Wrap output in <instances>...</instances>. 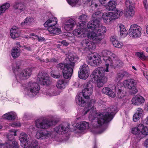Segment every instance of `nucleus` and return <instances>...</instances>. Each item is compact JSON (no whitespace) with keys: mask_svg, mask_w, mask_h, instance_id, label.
I'll return each instance as SVG.
<instances>
[{"mask_svg":"<svg viewBox=\"0 0 148 148\" xmlns=\"http://www.w3.org/2000/svg\"><path fill=\"white\" fill-rule=\"evenodd\" d=\"M95 101L94 99L91 100L84 108L83 112L84 114L87 113H89L88 118L91 121L94 120L95 119L97 120V123L94 125L96 129H102L100 131H98L96 133H101L105 129H102V125L104 123H107L110 121L113 118L115 114L117 112V108L116 106H112L108 108V112L101 113L98 114L96 110V108L94 106Z\"/></svg>","mask_w":148,"mask_h":148,"instance_id":"f257e3e1","label":"nucleus"},{"mask_svg":"<svg viewBox=\"0 0 148 148\" xmlns=\"http://www.w3.org/2000/svg\"><path fill=\"white\" fill-rule=\"evenodd\" d=\"M101 55L103 58V60L106 63V68L98 67L95 69L92 72L90 77L96 82L97 86L99 88L102 87L107 81V79L105 76V72H109L108 64L113 58L116 57V55L111 51L104 50L101 53Z\"/></svg>","mask_w":148,"mask_h":148,"instance_id":"f03ea898","label":"nucleus"},{"mask_svg":"<svg viewBox=\"0 0 148 148\" xmlns=\"http://www.w3.org/2000/svg\"><path fill=\"white\" fill-rule=\"evenodd\" d=\"M87 27L91 31L88 35V38L97 42H99L103 38V35L106 33L107 29L105 27L100 26L99 23L97 22L94 23V21H90L87 25Z\"/></svg>","mask_w":148,"mask_h":148,"instance_id":"7ed1b4c3","label":"nucleus"},{"mask_svg":"<svg viewBox=\"0 0 148 148\" xmlns=\"http://www.w3.org/2000/svg\"><path fill=\"white\" fill-rule=\"evenodd\" d=\"M70 63L65 64L60 63L58 64L56 67L59 70H63L62 72L64 77L65 79L70 78L73 72V69L75 63L78 59L77 57L73 55H69L67 57Z\"/></svg>","mask_w":148,"mask_h":148,"instance_id":"20e7f679","label":"nucleus"},{"mask_svg":"<svg viewBox=\"0 0 148 148\" xmlns=\"http://www.w3.org/2000/svg\"><path fill=\"white\" fill-rule=\"evenodd\" d=\"M22 88L24 90L25 94L30 97H32L37 95L40 90V87L38 84L32 82L23 84Z\"/></svg>","mask_w":148,"mask_h":148,"instance_id":"39448f33","label":"nucleus"},{"mask_svg":"<svg viewBox=\"0 0 148 148\" xmlns=\"http://www.w3.org/2000/svg\"><path fill=\"white\" fill-rule=\"evenodd\" d=\"M20 63L18 62L13 64L12 67L14 73L15 74L17 80L23 79L28 78L32 74V70L27 69L23 70L19 74Z\"/></svg>","mask_w":148,"mask_h":148,"instance_id":"423d86ee","label":"nucleus"},{"mask_svg":"<svg viewBox=\"0 0 148 148\" xmlns=\"http://www.w3.org/2000/svg\"><path fill=\"white\" fill-rule=\"evenodd\" d=\"M57 23V18L53 17L47 20L44 23V25L46 27H48V30L51 34L58 35L61 33V31L60 28L55 26Z\"/></svg>","mask_w":148,"mask_h":148,"instance_id":"0eeeda50","label":"nucleus"},{"mask_svg":"<svg viewBox=\"0 0 148 148\" xmlns=\"http://www.w3.org/2000/svg\"><path fill=\"white\" fill-rule=\"evenodd\" d=\"M116 91L118 97L120 98L123 97L124 96V93L122 92L121 89L115 87L114 85L111 89L108 87H106L103 88L102 90V92L103 93L105 94L109 97H114L116 96L115 92Z\"/></svg>","mask_w":148,"mask_h":148,"instance_id":"6e6552de","label":"nucleus"},{"mask_svg":"<svg viewBox=\"0 0 148 148\" xmlns=\"http://www.w3.org/2000/svg\"><path fill=\"white\" fill-rule=\"evenodd\" d=\"M57 123L55 121L48 120L45 119L42 120L39 119L36 121V125L38 128L44 129L49 128L50 126L55 125Z\"/></svg>","mask_w":148,"mask_h":148,"instance_id":"1a4fd4ad","label":"nucleus"},{"mask_svg":"<svg viewBox=\"0 0 148 148\" xmlns=\"http://www.w3.org/2000/svg\"><path fill=\"white\" fill-rule=\"evenodd\" d=\"M84 89L82 91V95L84 98L88 99L92 94L93 89L92 82L91 81L85 83L84 85Z\"/></svg>","mask_w":148,"mask_h":148,"instance_id":"9d476101","label":"nucleus"},{"mask_svg":"<svg viewBox=\"0 0 148 148\" xmlns=\"http://www.w3.org/2000/svg\"><path fill=\"white\" fill-rule=\"evenodd\" d=\"M88 63L91 66H96L101 62V56L98 54L93 53L88 56Z\"/></svg>","mask_w":148,"mask_h":148,"instance_id":"9b49d317","label":"nucleus"},{"mask_svg":"<svg viewBox=\"0 0 148 148\" xmlns=\"http://www.w3.org/2000/svg\"><path fill=\"white\" fill-rule=\"evenodd\" d=\"M82 28V27H77L74 30L73 32V34L79 38H82L87 36L88 38V35L90 34V28Z\"/></svg>","mask_w":148,"mask_h":148,"instance_id":"f8f14e48","label":"nucleus"},{"mask_svg":"<svg viewBox=\"0 0 148 148\" xmlns=\"http://www.w3.org/2000/svg\"><path fill=\"white\" fill-rule=\"evenodd\" d=\"M90 70L88 65L83 64L80 67L78 72L79 77L81 79H87L90 74Z\"/></svg>","mask_w":148,"mask_h":148,"instance_id":"ddd939ff","label":"nucleus"},{"mask_svg":"<svg viewBox=\"0 0 148 148\" xmlns=\"http://www.w3.org/2000/svg\"><path fill=\"white\" fill-rule=\"evenodd\" d=\"M123 84L125 88H127L130 90V92L133 94L136 93L138 91L135 85L134 80L133 79H129L125 80L123 82Z\"/></svg>","mask_w":148,"mask_h":148,"instance_id":"4468645a","label":"nucleus"},{"mask_svg":"<svg viewBox=\"0 0 148 148\" xmlns=\"http://www.w3.org/2000/svg\"><path fill=\"white\" fill-rule=\"evenodd\" d=\"M37 81L39 84L43 85H49L51 82L49 75L47 73H41L38 74Z\"/></svg>","mask_w":148,"mask_h":148,"instance_id":"2eb2a0df","label":"nucleus"},{"mask_svg":"<svg viewBox=\"0 0 148 148\" xmlns=\"http://www.w3.org/2000/svg\"><path fill=\"white\" fill-rule=\"evenodd\" d=\"M133 1V0H126L125 1V4L127 8L129 7V9L126 11V14L127 16H132L134 15L133 9L135 5Z\"/></svg>","mask_w":148,"mask_h":148,"instance_id":"dca6fc26","label":"nucleus"},{"mask_svg":"<svg viewBox=\"0 0 148 148\" xmlns=\"http://www.w3.org/2000/svg\"><path fill=\"white\" fill-rule=\"evenodd\" d=\"M129 34L131 38H138L139 34V26L136 24L131 25L129 31Z\"/></svg>","mask_w":148,"mask_h":148,"instance_id":"f3484780","label":"nucleus"},{"mask_svg":"<svg viewBox=\"0 0 148 148\" xmlns=\"http://www.w3.org/2000/svg\"><path fill=\"white\" fill-rule=\"evenodd\" d=\"M115 60L114 61L111 60V62L108 64V70L109 71L110 68H120L123 67L124 65L123 62L121 60L117 58V57L115 58Z\"/></svg>","mask_w":148,"mask_h":148,"instance_id":"a211bd4d","label":"nucleus"},{"mask_svg":"<svg viewBox=\"0 0 148 148\" xmlns=\"http://www.w3.org/2000/svg\"><path fill=\"white\" fill-rule=\"evenodd\" d=\"M68 125L66 124H62L56 127L54 129L55 132L59 134H64L68 129Z\"/></svg>","mask_w":148,"mask_h":148,"instance_id":"6ab92c4d","label":"nucleus"},{"mask_svg":"<svg viewBox=\"0 0 148 148\" xmlns=\"http://www.w3.org/2000/svg\"><path fill=\"white\" fill-rule=\"evenodd\" d=\"M75 24V21L72 19L70 18L65 22L64 29L67 31H71L73 29Z\"/></svg>","mask_w":148,"mask_h":148,"instance_id":"aec40b11","label":"nucleus"},{"mask_svg":"<svg viewBox=\"0 0 148 148\" xmlns=\"http://www.w3.org/2000/svg\"><path fill=\"white\" fill-rule=\"evenodd\" d=\"M112 12H104L101 18L104 22L106 24H109L111 21L114 20Z\"/></svg>","mask_w":148,"mask_h":148,"instance_id":"412c9836","label":"nucleus"},{"mask_svg":"<svg viewBox=\"0 0 148 148\" xmlns=\"http://www.w3.org/2000/svg\"><path fill=\"white\" fill-rule=\"evenodd\" d=\"M29 138L26 134L22 133L19 137V140L21 143V146L24 147H28L29 145Z\"/></svg>","mask_w":148,"mask_h":148,"instance_id":"4be33fe9","label":"nucleus"},{"mask_svg":"<svg viewBox=\"0 0 148 148\" xmlns=\"http://www.w3.org/2000/svg\"><path fill=\"white\" fill-rule=\"evenodd\" d=\"M20 33L19 28L16 26L13 27L11 29L10 32V36L13 39L18 38Z\"/></svg>","mask_w":148,"mask_h":148,"instance_id":"5701e85b","label":"nucleus"},{"mask_svg":"<svg viewBox=\"0 0 148 148\" xmlns=\"http://www.w3.org/2000/svg\"><path fill=\"white\" fill-rule=\"evenodd\" d=\"M13 4L14 9L19 13L21 12L24 9L23 4L19 1H16Z\"/></svg>","mask_w":148,"mask_h":148,"instance_id":"b1692460","label":"nucleus"},{"mask_svg":"<svg viewBox=\"0 0 148 148\" xmlns=\"http://www.w3.org/2000/svg\"><path fill=\"white\" fill-rule=\"evenodd\" d=\"M2 146L5 147V148H19L17 142L15 141H10L5 144L0 143V148H1Z\"/></svg>","mask_w":148,"mask_h":148,"instance_id":"393cba45","label":"nucleus"},{"mask_svg":"<svg viewBox=\"0 0 148 148\" xmlns=\"http://www.w3.org/2000/svg\"><path fill=\"white\" fill-rule=\"evenodd\" d=\"M68 81L65 79L59 80L57 82L56 86L58 88L62 90L65 88L68 85Z\"/></svg>","mask_w":148,"mask_h":148,"instance_id":"a878e982","label":"nucleus"},{"mask_svg":"<svg viewBox=\"0 0 148 148\" xmlns=\"http://www.w3.org/2000/svg\"><path fill=\"white\" fill-rule=\"evenodd\" d=\"M16 116V113L13 112L6 113L2 116L3 118L9 120H14Z\"/></svg>","mask_w":148,"mask_h":148,"instance_id":"bb28decb","label":"nucleus"},{"mask_svg":"<svg viewBox=\"0 0 148 148\" xmlns=\"http://www.w3.org/2000/svg\"><path fill=\"white\" fill-rule=\"evenodd\" d=\"M76 126L77 129L81 130H83L88 128L89 124L86 121H82L77 123Z\"/></svg>","mask_w":148,"mask_h":148,"instance_id":"cd10ccee","label":"nucleus"},{"mask_svg":"<svg viewBox=\"0 0 148 148\" xmlns=\"http://www.w3.org/2000/svg\"><path fill=\"white\" fill-rule=\"evenodd\" d=\"M110 40L112 42L113 45L116 48H120L123 46V43L119 41L115 36H111Z\"/></svg>","mask_w":148,"mask_h":148,"instance_id":"c85d7f7f","label":"nucleus"},{"mask_svg":"<svg viewBox=\"0 0 148 148\" xmlns=\"http://www.w3.org/2000/svg\"><path fill=\"white\" fill-rule=\"evenodd\" d=\"M21 53L20 49L18 47H13L11 51V55L14 58H18L20 55Z\"/></svg>","mask_w":148,"mask_h":148,"instance_id":"c756f323","label":"nucleus"},{"mask_svg":"<svg viewBox=\"0 0 148 148\" xmlns=\"http://www.w3.org/2000/svg\"><path fill=\"white\" fill-rule=\"evenodd\" d=\"M34 21V19L33 18L27 17L21 23V25L22 27H25L26 26L30 25V24Z\"/></svg>","mask_w":148,"mask_h":148,"instance_id":"7c9ffc66","label":"nucleus"},{"mask_svg":"<svg viewBox=\"0 0 148 148\" xmlns=\"http://www.w3.org/2000/svg\"><path fill=\"white\" fill-rule=\"evenodd\" d=\"M120 35L122 37L126 36L127 35V32L124 25L122 24H119Z\"/></svg>","mask_w":148,"mask_h":148,"instance_id":"2f4dec72","label":"nucleus"},{"mask_svg":"<svg viewBox=\"0 0 148 148\" xmlns=\"http://www.w3.org/2000/svg\"><path fill=\"white\" fill-rule=\"evenodd\" d=\"M111 12L112 14V16L114 20L118 18L123 14L122 11L121 9H116L114 12Z\"/></svg>","mask_w":148,"mask_h":148,"instance_id":"473e14b6","label":"nucleus"},{"mask_svg":"<svg viewBox=\"0 0 148 148\" xmlns=\"http://www.w3.org/2000/svg\"><path fill=\"white\" fill-rule=\"evenodd\" d=\"M101 13L100 11L94 13L92 15V18L93 19L91 21H94V23L98 22L99 23Z\"/></svg>","mask_w":148,"mask_h":148,"instance_id":"72a5a7b5","label":"nucleus"},{"mask_svg":"<svg viewBox=\"0 0 148 148\" xmlns=\"http://www.w3.org/2000/svg\"><path fill=\"white\" fill-rule=\"evenodd\" d=\"M127 75L128 73L127 72L122 71L117 74L116 78L117 81L119 82L124 76H127Z\"/></svg>","mask_w":148,"mask_h":148,"instance_id":"f704fd0d","label":"nucleus"},{"mask_svg":"<svg viewBox=\"0 0 148 148\" xmlns=\"http://www.w3.org/2000/svg\"><path fill=\"white\" fill-rule=\"evenodd\" d=\"M76 103L79 106H84L85 104V101L83 99L82 97L80 96L76 97L75 99Z\"/></svg>","mask_w":148,"mask_h":148,"instance_id":"c9c22d12","label":"nucleus"},{"mask_svg":"<svg viewBox=\"0 0 148 148\" xmlns=\"http://www.w3.org/2000/svg\"><path fill=\"white\" fill-rule=\"evenodd\" d=\"M10 6L9 3H5L0 6V15L4 13Z\"/></svg>","mask_w":148,"mask_h":148,"instance_id":"e433bc0d","label":"nucleus"},{"mask_svg":"<svg viewBox=\"0 0 148 148\" xmlns=\"http://www.w3.org/2000/svg\"><path fill=\"white\" fill-rule=\"evenodd\" d=\"M116 8V2L114 1H110L108 4L107 9L109 11L113 10Z\"/></svg>","mask_w":148,"mask_h":148,"instance_id":"4c0bfd02","label":"nucleus"},{"mask_svg":"<svg viewBox=\"0 0 148 148\" xmlns=\"http://www.w3.org/2000/svg\"><path fill=\"white\" fill-rule=\"evenodd\" d=\"M90 40L88 39H85L82 40L81 42L82 49H83L84 50L87 49Z\"/></svg>","mask_w":148,"mask_h":148,"instance_id":"58836bf2","label":"nucleus"},{"mask_svg":"<svg viewBox=\"0 0 148 148\" xmlns=\"http://www.w3.org/2000/svg\"><path fill=\"white\" fill-rule=\"evenodd\" d=\"M141 128V130L139 131L143 135H148V127L144 126L142 124H139V128Z\"/></svg>","mask_w":148,"mask_h":148,"instance_id":"ea45409f","label":"nucleus"},{"mask_svg":"<svg viewBox=\"0 0 148 148\" xmlns=\"http://www.w3.org/2000/svg\"><path fill=\"white\" fill-rule=\"evenodd\" d=\"M99 0H93L92 1L91 6L93 8H97L100 5Z\"/></svg>","mask_w":148,"mask_h":148,"instance_id":"a19ab883","label":"nucleus"},{"mask_svg":"<svg viewBox=\"0 0 148 148\" xmlns=\"http://www.w3.org/2000/svg\"><path fill=\"white\" fill-rule=\"evenodd\" d=\"M96 47V46L95 43L92 41L90 40L88 45L87 49L89 50H93L95 49Z\"/></svg>","mask_w":148,"mask_h":148,"instance_id":"79ce46f5","label":"nucleus"},{"mask_svg":"<svg viewBox=\"0 0 148 148\" xmlns=\"http://www.w3.org/2000/svg\"><path fill=\"white\" fill-rule=\"evenodd\" d=\"M132 103L134 105L138 106L139 104V95H137L132 100Z\"/></svg>","mask_w":148,"mask_h":148,"instance_id":"37998d69","label":"nucleus"},{"mask_svg":"<svg viewBox=\"0 0 148 148\" xmlns=\"http://www.w3.org/2000/svg\"><path fill=\"white\" fill-rule=\"evenodd\" d=\"M28 148H39L38 142L35 140H33Z\"/></svg>","mask_w":148,"mask_h":148,"instance_id":"c03bdc74","label":"nucleus"},{"mask_svg":"<svg viewBox=\"0 0 148 148\" xmlns=\"http://www.w3.org/2000/svg\"><path fill=\"white\" fill-rule=\"evenodd\" d=\"M40 61L41 62H45L46 63L48 62H50L53 63L58 62V60L54 58H51L50 60H49L47 58L45 60H40Z\"/></svg>","mask_w":148,"mask_h":148,"instance_id":"a18cd8bd","label":"nucleus"},{"mask_svg":"<svg viewBox=\"0 0 148 148\" xmlns=\"http://www.w3.org/2000/svg\"><path fill=\"white\" fill-rule=\"evenodd\" d=\"M51 131H45L43 132V139H46L50 137L52 134Z\"/></svg>","mask_w":148,"mask_h":148,"instance_id":"49530a36","label":"nucleus"},{"mask_svg":"<svg viewBox=\"0 0 148 148\" xmlns=\"http://www.w3.org/2000/svg\"><path fill=\"white\" fill-rule=\"evenodd\" d=\"M43 132L38 131L36 133V137L37 139H43Z\"/></svg>","mask_w":148,"mask_h":148,"instance_id":"de8ad7c7","label":"nucleus"},{"mask_svg":"<svg viewBox=\"0 0 148 148\" xmlns=\"http://www.w3.org/2000/svg\"><path fill=\"white\" fill-rule=\"evenodd\" d=\"M148 58V56H145L142 52H139V59L143 60H145Z\"/></svg>","mask_w":148,"mask_h":148,"instance_id":"09e8293b","label":"nucleus"},{"mask_svg":"<svg viewBox=\"0 0 148 148\" xmlns=\"http://www.w3.org/2000/svg\"><path fill=\"white\" fill-rule=\"evenodd\" d=\"M61 92L60 91H53V92H47V95L49 96H52L58 95H59Z\"/></svg>","mask_w":148,"mask_h":148,"instance_id":"8fccbe9b","label":"nucleus"},{"mask_svg":"<svg viewBox=\"0 0 148 148\" xmlns=\"http://www.w3.org/2000/svg\"><path fill=\"white\" fill-rule=\"evenodd\" d=\"M139 118V111L137 110L136 112L134 114L133 116V120L134 122H136L138 121Z\"/></svg>","mask_w":148,"mask_h":148,"instance_id":"3c124183","label":"nucleus"},{"mask_svg":"<svg viewBox=\"0 0 148 148\" xmlns=\"http://www.w3.org/2000/svg\"><path fill=\"white\" fill-rule=\"evenodd\" d=\"M78 0H67L68 3L72 6H74Z\"/></svg>","mask_w":148,"mask_h":148,"instance_id":"603ef678","label":"nucleus"},{"mask_svg":"<svg viewBox=\"0 0 148 148\" xmlns=\"http://www.w3.org/2000/svg\"><path fill=\"white\" fill-rule=\"evenodd\" d=\"M85 21H82L79 22L77 24V26L78 27L82 28H84V26L85 25Z\"/></svg>","mask_w":148,"mask_h":148,"instance_id":"864d4df0","label":"nucleus"},{"mask_svg":"<svg viewBox=\"0 0 148 148\" xmlns=\"http://www.w3.org/2000/svg\"><path fill=\"white\" fill-rule=\"evenodd\" d=\"M132 132L133 134L136 135L139 133V129L138 127H135L132 129Z\"/></svg>","mask_w":148,"mask_h":148,"instance_id":"5fc2aeb1","label":"nucleus"},{"mask_svg":"<svg viewBox=\"0 0 148 148\" xmlns=\"http://www.w3.org/2000/svg\"><path fill=\"white\" fill-rule=\"evenodd\" d=\"M145 101V100L144 97H143L139 95V105H143Z\"/></svg>","mask_w":148,"mask_h":148,"instance_id":"6e6d98bb","label":"nucleus"},{"mask_svg":"<svg viewBox=\"0 0 148 148\" xmlns=\"http://www.w3.org/2000/svg\"><path fill=\"white\" fill-rule=\"evenodd\" d=\"M87 16L86 15L82 14L79 17V19L80 20H82V21H85L86 20Z\"/></svg>","mask_w":148,"mask_h":148,"instance_id":"4d7b16f0","label":"nucleus"},{"mask_svg":"<svg viewBox=\"0 0 148 148\" xmlns=\"http://www.w3.org/2000/svg\"><path fill=\"white\" fill-rule=\"evenodd\" d=\"M10 131L11 133L8 135V138H9V135H10L12 136L14 135L15 136H16V131L15 130H11Z\"/></svg>","mask_w":148,"mask_h":148,"instance_id":"13d9d810","label":"nucleus"},{"mask_svg":"<svg viewBox=\"0 0 148 148\" xmlns=\"http://www.w3.org/2000/svg\"><path fill=\"white\" fill-rule=\"evenodd\" d=\"M21 126V123L19 122H14L12 123L11 126L12 127H19Z\"/></svg>","mask_w":148,"mask_h":148,"instance_id":"bf43d9fd","label":"nucleus"},{"mask_svg":"<svg viewBox=\"0 0 148 148\" xmlns=\"http://www.w3.org/2000/svg\"><path fill=\"white\" fill-rule=\"evenodd\" d=\"M144 115L143 110L140 108H139V118L142 117Z\"/></svg>","mask_w":148,"mask_h":148,"instance_id":"052dcab7","label":"nucleus"},{"mask_svg":"<svg viewBox=\"0 0 148 148\" xmlns=\"http://www.w3.org/2000/svg\"><path fill=\"white\" fill-rule=\"evenodd\" d=\"M61 44L64 46H66L69 45V43L67 42L65 40H63L61 41Z\"/></svg>","mask_w":148,"mask_h":148,"instance_id":"680f3d73","label":"nucleus"},{"mask_svg":"<svg viewBox=\"0 0 148 148\" xmlns=\"http://www.w3.org/2000/svg\"><path fill=\"white\" fill-rule=\"evenodd\" d=\"M51 75L52 77L55 78H59L60 76V74L58 75H55L52 73L51 74Z\"/></svg>","mask_w":148,"mask_h":148,"instance_id":"e2e57ef3","label":"nucleus"},{"mask_svg":"<svg viewBox=\"0 0 148 148\" xmlns=\"http://www.w3.org/2000/svg\"><path fill=\"white\" fill-rule=\"evenodd\" d=\"M36 37L37 38L38 41H43L45 40V39L42 37H39L37 36H36Z\"/></svg>","mask_w":148,"mask_h":148,"instance_id":"0e129e2a","label":"nucleus"},{"mask_svg":"<svg viewBox=\"0 0 148 148\" xmlns=\"http://www.w3.org/2000/svg\"><path fill=\"white\" fill-rule=\"evenodd\" d=\"M100 4H104L106 3V2L109 0H99Z\"/></svg>","mask_w":148,"mask_h":148,"instance_id":"69168bd1","label":"nucleus"},{"mask_svg":"<svg viewBox=\"0 0 148 148\" xmlns=\"http://www.w3.org/2000/svg\"><path fill=\"white\" fill-rule=\"evenodd\" d=\"M146 1L144 0L143 2L144 4L146 9H148V4H146Z\"/></svg>","mask_w":148,"mask_h":148,"instance_id":"338daca9","label":"nucleus"},{"mask_svg":"<svg viewBox=\"0 0 148 148\" xmlns=\"http://www.w3.org/2000/svg\"><path fill=\"white\" fill-rule=\"evenodd\" d=\"M144 145L145 147L148 148V139L145 140Z\"/></svg>","mask_w":148,"mask_h":148,"instance_id":"774afa93","label":"nucleus"}]
</instances>
